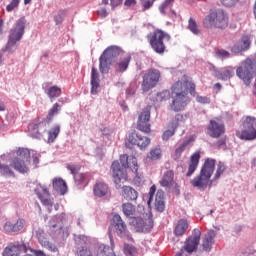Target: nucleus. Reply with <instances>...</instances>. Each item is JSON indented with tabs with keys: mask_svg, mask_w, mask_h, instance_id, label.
Wrapping results in <instances>:
<instances>
[{
	"mask_svg": "<svg viewBox=\"0 0 256 256\" xmlns=\"http://www.w3.org/2000/svg\"><path fill=\"white\" fill-rule=\"evenodd\" d=\"M122 211L126 217H133L136 213L135 205H132L130 202L122 204Z\"/></svg>",
	"mask_w": 256,
	"mask_h": 256,
	"instance_id": "4c0bfd02",
	"label": "nucleus"
},
{
	"mask_svg": "<svg viewBox=\"0 0 256 256\" xmlns=\"http://www.w3.org/2000/svg\"><path fill=\"white\" fill-rule=\"evenodd\" d=\"M251 47V38L248 35L242 36L238 51H247Z\"/></svg>",
	"mask_w": 256,
	"mask_h": 256,
	"instance_id": "a18cd8bd",
	"label": "nucleus"
},
{
	"mask_svg": "<svg viewBox=\"0 0 256 256\" xmlns=\"http://www.w3.org/2000/svg\"><path fill=\"white\" fill-rule=\"evenodd\" d=\"M132 225L136 233H149L153 229V216H149L146 219L134 218L132 220Z\"/></svg>",
	"mask_w": 256,
	"mask_h": 256,
	"instance_id": "4468645a",
	"label": "nucleus"
},
{
	"mask_svg": "<svg viewBox=\"0 0 256 256\" xmlns=\"http://www.w3.org/2000/svg\"><path fill=\"white\" fill-rule=\"evenodd\" d=\"M136 91H137V88L135 87V85H133V86H130V87H128V88L126 89V94H127L128 96H131V95H133Z\"/></svg>",
	"mask_w": 256,
	"mask_h": 256,
	"instance_id": "69168bd1",
	"label": "nucleus"
},
{
	"mask_svg": "<svg viewBox=\"0 0 256 256\" xmlns=\"http://www.w3.org/2000/svg\"><path fill=\"white\" fill-rule=\"evenodd\" d=\"M165 193L163 191H158L156 193V199H155V207L157 211L160 213H163L165 211Z\"/></svg>",
	"mask_w": 256,
	"mask_h": 256,
	"instance_id": "473e14b6",
	"label": "nucleus"
},
{
	"mask_svg": "<svg viewBox=\"0 0 256 256\" xmlns=\"http://www.w3.org/2000/svg\"><path fill=\"white\" fill-rule=\"evenodd\" d=\"M200 241H201V230L195 228L192 232V235L186 239L185 244L181 249L191 255V253H194V251H197V247H199Z\"/></svg>",
	"mask_w": 256,
	"mask_h": 256,
	"instance_id": "f8f14e48",
	"label": "nucleus"
},
{
	"mask_svg": "<svg viewBox=\"0 0 256 256\" xmlns=\"http://www.w3.org/2000/svg\"><path fill=\"white\" fill-rule=\"evenodd\" d=\"M147 39L153 51L159 55H163L167 49L165 43L171 41V35L159 28H156L147 35Z\"/></svg>",
	"mask_w": 256,
	"mask_h": 256,
	"instance_id": "7ed1b4c3",
	"label": "nucleus"
},
{
	"mask_svg": "<svg viewBox=\"0 0 256 256\" xmlns=\"http://www.w3.org/2000/svg\"><path fill=\"white\" fill-rule=\"evenodd\" d=\"M187 145H189V141H184L182 144H180L175 152H174V159L177 161V159H181V155H183V151L187 149Z\"/></svg>",
	"mask_w": 256,
	"mask_h": 256,
	"instance_id": "c03bdc74",
	"label": "nucleus"
},
{
	"mask_svg": "<svg viewBox=\"0 0 256 256\" xmlns=\"http://www.w3.org/2000/svg\"><path fill=\"white\" fill-rule=\"evenodd\" d=\"M67 169L72 175H74V181L76 185H83L87 181V174L79 173L81 166L77 164H67Z\"/></svg>",
	"mask_w": 256,
	"mask_h": 256,
	"instance_id": "6ab92c4d",
	"label": "nucleus"
},
{
	"mask_svg": "<svg viewBox=\"0 0 256 256\" xmlns=\"http://www.w3.org/2000/svg\"><path fill=\"white\" fill-rule=\"evenodd\" d=\"M151 119V106H147L142 110L138 116L137 129L142 133H151V124L149 123Z\"/></svg>",
	"mask_w": 256,
	"mask_h": 256,
	"instance_id": "9d476101",
	"label": "nucleus"
},
{
	"mask_svg": "<svg viewBox=\"0 0 256 256\" xmlns=\"http://www.w3.org/2000/svg\"><path fill=\"white\" fill-rule=\"evenodd\" d=\"M17 157L14 159H20L22 161H29V158L31 157V151L27 148H19L16 151Z\"/></svg>",
	"mask_w": 256,
	"mask_h": 256,
	"instance_id": "ea45409f",
	"label": "nucleus"
},
{
	"mask_svg": "<svg viewBox=\"0 0 256 256\" xmlns=\"http://www.w3.org/2000/svg\"><path fill=\"white\" fill-rule=\"evenodd\" d=\"M52 187L58 195H65L67 193V183L61 178H54L52 180Z\"/></svg>",
	"mask_w": 256,
	"mask_h": 256,
	"instance_id": "c85d7f7f",
	"label": "nucleus"
},
{
	"mask_svg": "<svg viewBox=\"0 0 256 256\" xmlns=\"http://www.w3.org/2000/svg\"><path fill=\"white\" fill-rule=\"evenodd\" d=\"M23 35H25V20L19 19L16 22L15 27L10 30L5 50L11 53L14 46L17 45V41H21V39H23Z\"/></svg>",
	"mask_w": 256,
	"mask_h": 256,
	"instance_id": "423d86ee",
	"label": "nucleus"
},
{
	"mask_svg": "<svg viewBox=\"0 0 256 256\" xmlns=\"http://www.w3.org/2000/svg\"><path fill=\"white\" fill-rule=\"evenodd\" d=\"M76 256H95L91 247L88 246H80L77 248Z\"/></svg>",
	"mask_w": 256,
	"mask_h": 256,
	"instance_id": "79ce46f5",
	"label": "nucleus"
},
{
	"mask_svg": "<svg viewBox=\"0 0 256 256\" xmlns=\"http://www.w3.org/2000/svg\"><path fill=\"white\" fill-rule=\"evenodd\" d=\"M29 130L33 139H41L43 134L47 132V122L32 123L29 126Z\"/></svg>",
	"mask_w": 256,
	"mask_h": 256,
	"instance_id": "412c9836",
	"label": "nucleus"
},
{
	"mask_svg": "<svg viewBox=\"0 0 256 256\" xmlns=\"http://www.w3.org/2000/svg\"><path fill=\"white\" fill-rule=\"evenodd\" d=\"M35 193L42 205L47 207L48 213H51V208L54 205V199L51 197V193L49 192V188L47 186L42 185L40 183L36 184Z\"/></svg>",
	"mask_w": 256,
	"mask_h": 256,
	"instance_id": "1a4fd4ad",
	"label": "nucleus"
},
{
	"mask_svg": "<svg viewBox=\"0 0 256 256\" xmlns=\"http://www.w3.org/2000/svg\"><path fill=\"white\" fill-rule=\"evenodd\" d=\"M174 2L175 0H165L160 6V13L165 15V11H167V9H169V7H171V5H173Z\"/></svg>",
	"mask_w": 256,
	"mask_h": 256,
	"instance_id": "8fccbe9b",
	"label": "nucleus"
},
{
	"mask_svg": "<svg viewBox=\"0 0 256 256\" xmlns=\"http://www.w3.org/2000/svg\"><path fill=\"white\" fill-rule=\"evenodd\" d=\"M41 157V155L35 153L34 155H32V159H33V165L34 167H38L39 166V158Z\"/></svg>",
	"mask_w": 256,
	"mask_h": 256,
	"instance_id": "e2e57ef3",
	"label": "nucleus"
},
{
	"mask_svg": "<svg viewBox=\"0 0 256 256\" xmlns=\"http://www.w3.org/2000/svg\"><path fill=\"white\" fill-rule=\"evenodd\" d=\"M205 29H227L229 27V15L223 9H210L203 19Z\"/></svg>",
	"mask_w": 256,
	"mask_h": 256,
	"instance_id": "f03ea898",
	"label": "nucleus"
},
{
	"mask_svg": "<svg viewBox=\"0 0 256 256\" xmlns=\"http://www.w3.org/2000/svg\"><path fill=\"white\" fill-rule=\"evenodd\" d=\"M226 169H227V166H225V163L219 162L217 164L216 173H215L214 178L212 179V181H217V179H219L221 177V175L223 173H225Z\"/></svg>",
	"mask_w": 256,
	"mask_h": 256,
	"instance_id": "49530a36",
	"label": "nucleus"
},
{
	"mask_svg": "<svg viewBox=\"0 0 256 256\" xmlns=\"http://www.w3.org/2000/svg\"><path fill=\"white\" fill-rule=\"evenodd\" d=\"M155 191H157V188L155 187V185H153V186L150 188V191H149V200H148V204L151 203V201H153V195H155Z\"/></svg>",
	"mask_w": 256,
	"mask_h": 256,
	"instance_id": "052dcab7",
	"label": "nucleus"
},
{
	"mask_svg": "<svg viewBox=\"0 0 256 256\" xmlns=\"http://www.w3.org/2000/svg\"><path fill=\"white\" fill-rule=\"evenodd\" d=\"M122 197L125 201H135L139 198V192L131 186L122 187Z\"/></svg>",
	"mask_w": 256,
	"mask_h": 256,
	"instance_id": "cd10ccee",
	"label": "nucleus"
},
{
	"mask_svg": "<svg viewBox=\"0 0 256 256\" xmlns=\"http://www.w3.org/2000/svg\"><path fill=\"white\" fill-rule=\"evenodd\" d=\"M98 15L102 18H105L107 17V15H109V13H107V9L101 8L100 10H98Z\"/></svg>",
	"mask_w": 256,
	"mask_h": 256,
	"instance_id": "774afa93",
	"label": "nucleus"
},
{
	"mask_svg": "<svg viewBox=\"0 0 256 256\" xmlns=\"http://www.w3.org/2000/svg\"><path fill=\"white\" fill-rule=\"evenodd\" d=\"M54 221H57V223H63L65 221V213L56 215L54 217Z\"/></svg>",
	"mask_w": 256,
	"mask_h": 256,
	"instance_id": "0e129e2a",
	"label": "nucleus"
},
{
	"mask_svg": "<svg viewBox=\"0 0 256 256\" xmlns=\"http://www.w3.org/2000/svg\"><path fill=\"white\" fill-rule=\"evenodd\" d=\"M239 0H221L222 5L225 7H233Z\"/></svg>",
	"mask_w": 256,
	"mask_h": 256,
	"instance_id": "4d7b16f0",
	"label": "nucleus"
},
{
	"mask_svg": "<svg viewBox=\"0 0 256 256\" xmlns=\"http://www.w3.org/2000/svg\"><path fill=\"white\" fill-rule=\"evenodd\" d=\"M124 253L126 256H139V249L131 244H125Z\"/></svg>",
	"mask_w": 256,
	"mask_h": 256,
	"instance_id": "37998d69",
	"label": "nucleus"
},
{
	"mask_svg": "<svg viewBox=\"0 0 256 256\" xmlns=\"http://www.w3.org/2000/svg\"><path fill=\"white\" fill-rule=\"evenodd\" d=\"M21 0H12L11 2H10V4H8L7 6H6V11H8V12H11V11H13L14 9H17L18 7H19V2H20Z\"/></svg>",
	"mask_w": 256,
	"mask_h": 256,
	"instance_id": "603ef678",
	"label": "nucleus"
},
{
	"mask_svg": "<svg viewBox=\"0 0 256 256\" xmlns=\"http://www.w3.org/2000/svg\"><path fill=\"white\" fill-rule=\"evenodd\" d=\"M207 134L212 139H219V137L225 135V124L217 120H210L207 126Z\"/></svg>",
	"mask_w": 256,
	"mask_h": 256,
	"instance_id": "2eb2a0df",
	"label": "nucleus"
},
{
	"mask_svg": "<svg viewBox=\"0 0 256 256\" xmlns=\"http://www.w3.org/2000/svg\"><path fill=\"white\" fill-rule=\"evenodd\" d=\"M256 73V63L255 59L247 58L242 62L241 66L237 68L236 75L245 83L246 85H251L253 80V75Z\"/></svg>",
	"mask_w": 256,
	"mask_h": 256,
	"instance_id": "39448f33",
	"label": "nucleus"
},
{
	"mask_svg": "<svg viewBox=\"0 0 256 256\" xmlns=\"http://www.w3.org/2000/svg\"><path fill=\"white\" fill-rule=\"evenodd\" d=\"M5 156H0V173L5 177H15V172L11 169V166L1 163Z\"/></svg>",
	"mask_w": 256,
	"mask_h": 256,
	"instance_id": "c9c22d12",
	"label": "nucleus"
},
{
	"mask_svg": "<svg viewBox=\"0 0 256 256\" xmlns=\"http://www.w3.org/2000/svg\"><path fill=\"white\" fill-rule=\"evenodd\" d=\"M188 29L193 35H201V28H199L197 21L193 17L188 20Z\"/></svg>",
	"mask_w": 256,
	"mask_h": 256,
	"instance_id": "58836bf2",
	"label": "nucleus"
},
{
	"mask_svg": "<svg viewBox=\"0 0 256 256\" xmlns=\"http://www.w3.org/2000/svg\"><path fill=\"white\" fill-rule=\"evenodd\" d=\"M59 133H61V127H59V125H56L50 129L48 131V143H55V139L59 137Z\"/></svg>",
	"mask_w": 256,
	"mask_h": 256,
	"instance_id": "a19ab883",
	"label": "nucleus"
},
{
	"mask_svg": "<svg viewBox=\"0 0 256 256\" xmlns=\"http://www.w3.org/2000/svg\"><path fill=\"white\" fill-rule=\"evenodd\" d=\"M46 249H48V251H51V253H59V248L57 247V245L49 242V244L46 246Z\"/></svg>",
	"mask_w": 256,
	"mask_h": 256,
	"instance_id": "6e6d98bb",
	"label": "nucleus"
},
{
	"mask_svg": "<svg viewBox=\"0 0 256 256\" xmlns=\"http://www.w3.org/2000/svg\"><path fill=\"white\" fill-rule=\"evenodd\" d=\"M28 251L33 253L35 256H47V254H45V252H43V250H35L29 246H28Z\"/></svg>",
	"mask_w": 256,
	"mask_h": 256,
	"instance_id": "13d9d810",
	"label": "nucleus"
},
{
	"mask_svg": "<svg viewBox=\"0 0 256 256\" xmlns=\"http://www.w3.org/2000/svg\"><path fill=\"white\" fill-rule=\"evenodd\" d=\"M150 144L151 139H149V137L138 135L136 134V132L130 133L126 141V145H128V147H133L137 145V147H139V149L141 150L147 149V147H149Z\"/></svg>",
	"mask_w": 256,
	"mask_h": 256,
	"instance_id": "ddd939ff",
	"label": "nucleus"
},
{
	"mask_svg": "<svg viewBox=\"0 0 256 256\" xmlns=\"http://www.w3.org/2000/svg\"><path fill=\"white\" fill-rule=\"evenodd\" d=\"M142 79L141 89L144 93H147L157 87V83L161 79V72L155 68L148 69Z\"/></svg>",
	"mask_w": 256,
	"mask_h": 256,
	"instance_id": "6e6552de",
	"label": "nucleus"
},
{
	"mask_svg": "<svg viewBox=\"0 0 256 256\" xmlns=\"http://www.w3.org/2000/svg\"><path fill=\"white\" fill-rule=\"evenodd\" d=\"M27 251H29V246L24 243L10 244L4 249L3 256H19Z\"/></svg>",
	"mask_w": 256,
	"mask_h": 256,
	"instance_id": "a211bd4d",
	"label": "nucleus"
},
{
	"mask_svg": "<svg viewBox=\"0 0 256 256\" xmlns=\"http://www.w3.org/2000/svg\"><path fill=\"white\" fill-rule=\"evenodd\" d=\"M30 161L20 160V158H14L10 164V167H13L18 173H28L29 167L27 166Z\"/></svg>",
	"mask_w": 256,
	"mask_h": 256,
	"instance_id": "bb28decb",
	"label": "nucleus"
},
{
	"mask_svg": "<svg viewBox=\"0 0 256 256\" xmlns=\"http://www.w3.org/2000/svg\"><path fill=\"white\" fill-rule=\"evenodd\" d=\"M38 240H39V243H40V245L42 246V247H45V248H47V246L49 245V240L47 239V238H45V237H43V236H40L39 238H38Z\"/></svg>",
	"mask_w": 256,
	"mask_h": 256,
	"instance_id": "bf43d9fd",
	"label": "nucleus"
},
{
	"mask_svg": "<svg viewBox=\"0 0 256 256\" xmlns=\"http://www.w3.org/2000/svg\"><path fill=\"white\" fill-rule=\"evenodd\" d=\"M216 56L218 59H229L231 54L227 50H218L216 51Z\"/></svg>",
	"mask_w": 256,
	"mask_h": 256,
	"instance_id": "3c124183",
	"label": "nucleus"
},
{
	"mask_svg": "<svg viewBox=\"0 0 256 256\" xmlns=\"http://www.w3.org/2000/svg\"><path fill=\"white\" fill-rule=\"evenodd\" d=\"M172 96H183L186 95L190 91L191 95L195 93V83L190 81H178L175 82L172 87Z\"/></svg>",
	"mask_w": 256,
	"mask_h": 256,
	"instance_id": "9b49d317",
	"label": "nucleus"
},
{
	"mask_svg": "<svg viewBox=\"0 0 256 256\" xmlns=\"http://www.w3.org/2000/svg\"><path fill=\"white\" fill-rule=\"evenodd\" d=\"M172 103L170 105L172 111L179 113V111H183L185 107H187V103H189V96L182 95V96H172Z\"/></svg>",
	"mask_w": 256,
	"mask_h": 256,
	"instance_id": "aec40b11",
	"label": "nucleus"
},
{
	"mask_svg": "<svg viewBox=\"0 0 256 256\" xmlns=\"http://www.w3.org/2000/svg\"><path fill=\"white\" fill-rule=\"evenodd\" d=\"M113 223L117 235H119L120 237H125V235L127 234V225L119 214H115L113 216Z\"/></svg>",
	"mask_w": 256,
	"mask_h": 256,
	"instance_id": "5701e85b",
	"label": "nucleus"
},
{
	"mask_svg": "<svg viewBox=\"0 0 256 256\" xmlns=\"http://www.w3.org/2000/svg\"><path fill=\"white\" fill-rule=\"evenodd\" d=\"M60 108H61V106L59 105V103H55L52 106V108L49 110L46 119H49V121H51V119H53V117H55V115H57V113H59Z\"/></svg>",
	"mask_w": 256,
	"mask_h": 256,
	"instance_id": "de8ad7c7",
	"label": "nucleus"
},
{
	"mask_svg": "<svg viewBox=\"0 0 256 256\" xmlns=\"http://www.w3.org/2000/svg\"><path fill=\"white\" fill-rule=\"evenodd\" d=\"M121 53H123V50H121V48L117 46H110L106 50H104L99 58L100 73H109V69L111 67V63H113V59H115V57H119Z\"/></svg>",
	"mask_w": 256,
	"mask_h": 256,
	"instance_id": "20e7f679",
	"label": "nucleus"
},
{
	"mask_svg": "<svg viewBox=\"0 0 256 256\" xmlns=\"http://www.w3.org/2000/svg\"><path fill=\"white\" fill-rule=\"evenodd\" d=\"M96 197H105L109 193V186L104 182H97L93 188Z\"/></svg>",
	"mask_w": 256,
	"mask_h": 256,
	"instance_id": "c756f323",
	"label": "nucleus"
},
{
	"mask_svg": "<svg viewBox=\"0 0 256 256\" xmlns=\"http://www.w3.org/2000/svg\"><path fill=\"white\" fill-rule=\"evenodd\" d=\"M153 3H155V0H142L143 10L147 11V9H151Z\"/></svg>",
	"mask_w": 256,
	"mask_h": 256,
	"instance_id": "5fc2aeb1",
	"label": "nucleus"
},
{
	"mask_svg": "<svg viewBox=\"0 0 256 256\" xmlns=\"http://www.w3.org/2000/svg\"><path fill=\"white\" fill-rule=\"evenodd\" d=\"M213 243H215V235L213 232H208L202 242V247L204 251H211V247H213Z\"/></svg>",
	"mask_w": 256,
	"mask_h": 256,
	"instance_id": "f704fd0d",
	"label": "nucleus"
},
{
	"mask_svg": "<svg viewBox=\"0 0 256 256\" xmlns=\"http://www.w3.org/2000/svg\"><path fill=\"white\" fill-rule=\"evenodd\" d=\"M120 163L119 161H114L111 165L112 177L116 185H119L122 179L127 181V169H131L133 173L139 171V165L135 156L123 154L120 156Z\"/></svg>",
	"mask_w": 256,
	"mask_h": 256,
	"instance_id": "f257e3e1",
	"label": "nucleus"
},
{
	"mask_svg": "<svg viewBox=\"0 0 256 256\" xmlns=\"http://www.w3.org/2000/svg\"><path fill=\"white\" fill-rule=\"evenodd\" d=\"M217 163V160L213 158H207L202 165V168L200 170V173L202 175L208 176L210 179L213 176V173H215V165Z\"/></svg>",
	"mask_w": 256,
	"mask_h": 256,
	"instance_id": "b1692460",
	"label": "nucleus"
},
{
	"mask_svg": "<svg viewBox=\"0 0 256 256\" xmlns=\"http://www.w3.org/2000/svg\"><path fill=\"white\" fill-rule=\"evenodd\" d=\"M45 93L48 95L49 99L53 101V99L61 97L62 90L59 86H51L45 90Z\"/></svg>",
	"mask_w": 256,
	"mask_h": 256,
	"instance_id": "e433bc0d",
	"label": "nucleus"
},
{
	"mask_svg": "<svg viewBox=\"0 0 256 256\" xmlns=\"http://www.w3.org/2000/svg\"><path fill=\"white\" fill-rule=\"evenodd\" d=\"M121 3H123V0H110V5L113 8L119 7V5H121Z\"/></svg>",
	"mask_w": 256,
	"mask_h": 256,
	"instance_id": "338daca9",
	"label": "nucleus"
},
{
	"mask_svg": "<svg viewBox=\"0 0 256 256\" xmlns=\"http://www.w3.org/2000/svg\"><path fill=\"white\" fill-rule=\"evenodd\" d=\"M159 184L161 187H165L166 189H171L172 187L179 189V184L175 181V171L173 170L165 171L162 174Z\"/></svg>",
	"mask_w": 256,
	"mask_h": 256,
	"instance_id": "f3484780",
	"label": "nucleus"
},
{
	"mask_svg": "<svg viewBox=\"0 0 256 256\" xmlns=\"http://www.w3.org/2000/svg\"><path fill=\"white\" fill-rule=\"evenodd\" d=\"M211 183H213V180H211L209 176L202 174L201 172L198 176L191 180V185L197 187V189L202 190L207 189V187L209 186V184L211 185Z\"/></svg>",
	"mask_w": 256,
	"mask_h": 256,
	"instance_id": "4be33fe9",
	"label": "nucleus"
},
{
	"mask_svg": "<svg viewBox=\"0 0 256 256\" xmlns=\"http://www.w3.org/2000/svg\"><path fill=\"white\" fill-rule=\"evenodd\" d=\"M215 77L220 81H227L233 77V69L231 67L223 68L216 72Z\"/></svg>",
	"mask_w": 256,
	"mask_h": 256,
	"instance_id": "2f4dec72",
	"label": "nucleus"
},
{
	"mask_svg": "<svg viewBox=\"0 0 256 256\" xmlns=\"http://www.w3.org/2000/svg\"><path fill=\"white\" fill-rule=\"evenodd\" d=\"M130 63L131 54H127L114 64V71H116V73H125V71L129 69Z\"/></svg>",
	"mask_w": 256,
	"mask_h": 256,
	"instance_id": "393cba45",
	"label": "nucleus"
},
{
	"mask_svg": "<svg viewBox=\"0 0 256 256\" xmlns=\"http://www.w3.org/2000/svg\"><path fill=\"white\" fill-rule=\"evenodd\" d=\"M196 101L198 103H203V104H207L209 103V98L205 97V96H197L196 97Z\"/></svg>",
	"mask_w": 256,
	"mask_h": 256,
	"instance_id": "680f3d73",
	"label": "nucleus"
},
{
	"mask_svg": "<svg viewBox=\"0 0 256 256\" xmlns=\"http://www.w3.org/2000/svg\"><path fill=\"white\" fill-rule=\"evenodd\" d=\"M242 132H237L236 135L242 141H253L256 139V118L247 116L243 122Z\"/></svg>",
	"mask_w": 256,
	"mask_h": 256,
	"instance_id": "0eeeda50",
	"label": "nucleus"
},
{
	"mask_svg": "<svg viewBox=\"0 0 256 256\" xmlns=\"http://www.w3.org/2000/svg\"><path fill=\"white\" fill-rule=\"evenodd\" d=\"M25 219L18 218L15 222L13 220H7L3 226L2 231L4 233H19L25 227Z\"/></svg>",
	"mask_w": 256,
	"mask_h": 256,
	"instance_id": "dca6fc26",
	"label": "nucleus"
},
{
	"mask_svg": "<svg viewBox=\"0 0 256 256\" xmlns=\"http://www.w3.org/2000/svg\"><path fill=\"white\" fill-rule=\"evenodd\" d=\"M91 87V93H97V89H99V72H97V68L95 67H92Z\"/></svg>",
	"mask_w": 256,
	"mask_h": 256,
	"instance_id": "72a5a7b5",
	"label": "nucleus"
},
{
	"mask_svg": "<svg viewBox=\"0 0 256 256\" xmlns=\"http://www.w3.org/2000/svg\"><path fill=\"white\" fill-rule=\"evenodd\" d=\"M148 159H152V161H157V159H161V149L155 148L151 150L148 155Z\"/></svg>",
	"mask_w": 256,
	"mask_h": 256,
	"instance_id": "09e8293b",
	"label": "nucleus"
},
{
	"mask_svg": "<svg viewBox=\"0 0 256 256\" xmlns=\"http://www.w3.org/2000/svg\"><path fill=\"white\" fill-rule=\"evenodd\" d=\"M201 160V152L197 151L190 157V162L188 165V171L186 173V177H191L195 171H197V167H199V161Z\"/></svg>",
	"mask_w": 256,
	"mask_h": 256,
	"instance_id": "a878e982",
	"label": "nucleus"
},
{
	"mask_svg": "<svg viewBox=\"0 0 256 256\" xmlns=\"http://www.w3.org/2000/svg\"><path fill=\"white\" fill-rule=\"evenodd\" d=\"M173 135H175V128H173L172 130H166L162 135V139L163 141H169V139H171Z\"/></svg>",
	"mask_w": 256,
	"mask_h": 256,
	"instance_id": "864d4df0",
	"label": "nucleus"
},
{
	"mask_svg": "<svg viewBox=\"0 0 256 256\" xmlns=\"http://www.w3.org/2000/svg\"><path fill=\"white\" fill-rule=\"evenodd\" d=\"M187 229H189V222H187L186 219H181L174 229V235H176V237H182V235H185L187 232Z\"/></svg>",
	"mask_w": 256,
	"mask_h": 256,
	"instance_id": "7c9ffc66",
	"label": "nucleus"
}]
</instances>
